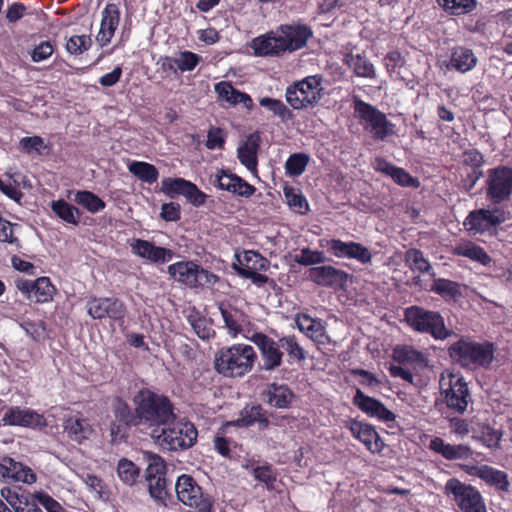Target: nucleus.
Instances as JSON below:
<instances>
[{
    "label": "nucleus",
    "mask_w": 512,
    "mask_h": 512,
    "mask_svg": "<svg viewBox=\"0 0 512 512\" xmlns=\"http://www.w3.org/2000/svg\"><path fill=\"white\" fill-rule=\"evenodd\" d=\"M133 402L140 427L150 429L152 436L176 419L174 406L167 396L144 389L134 396Z\"/></svg>",
    "instance_id": "f257e3e1"
},
{
    "label": "nucleus",
    "mask_w": 512,
    "mask_h": 512,
    "mask_svg": "<svg viewBox=\"0 0 512 512\" xmlns=\"http://www.w3.org/2000/svg\"><path fill=\"white\" fill-rule=\"evenodd\" d=\"M311 36L312 31L307 25H281L277 31L255 38L252 47L260 56L280 55L301 49Z\"/></svg>",
    "instance_id": "f03ea898"
},
{
    "label": "nucleus",
    "mask_w": 512,
    "mask_h": 512,
    "mask_svg": "<svg viewBox=\"0 0 512 512\" xmlns=\"http://www.w3.org/2000/svg\"><path fill=\"white\" fill-rule=\"evenodd\" d=\"M494 352V345L489 341L477 342L464 338L448 349L451 360L467 371L489 368L494 360Z\"/></svg>",
    "instance_id": "7ed1b4c3"
},
{
    "label": "nucleus",
    "mask_w": 512,
    "mask_h": 512,
    "mask_svg": "<svg viewBox=\"0 0 512 512\" xmlns=\"http://www.w3.org/2000/svg\"><path fill=\"white\" fill-rule=\"evenodd\" d=\"M257 359L254 348L246 344H234L215 353L214 367L225 377H242L250 372Z\"/></svg>",
    "instance_id": "20e7f679"
},
{
    "label": "nucleus",
    "mask_w": 512,
    "mask_h": 512,
    "mask_svg": "<svg viewBox=\"0 0 512 512\" xmlns=\"http://www.w3.org/2000/svg\"><path fill=\"white\" fill-rule=\"evenodd\" d=\"M440 395L446 407L458 414H464L473 403L467 381L460 373L445 370L439 379Z\"/></svg>",
    "instance_id": "39448f33"
},
{
    "label": "nucleus",
    "mask_w": 512,
    "mask_h": 512,
    "mask_svg": "<svg viewBox=\"0 0 512 512\" xmlns=\"http://www.w3.org/2000/svg\"><path fill=\"white\" fill-rule=\"evenodd\" d=\"M404 316L413 330L429 334L435 340H445L453 334V331L446 327L444 318L438 311L410 306L405 309Z\"/></svg>",
    "instance_id": "423d86ee"
},
{
    "label": "nucleus",
    "mask_w": 512,
    "mask_h": 512,
    "mask_svg": "<svg viewBox=\"0 0 512 512\" xmlns=\"http://www.w3.org/2000/svg\"><path fill=\"white\" fill-rule=\"evenodd\" d=\"M198 432L189 421H173L153 434L155 442L165 450L180 451L192 447L197 440Z\"/></svg>",
    "instance_id": "0eeeda50"
},
{
    "label": "nucleus",
    "mask_w": 512,
    "mask_h": 512,
    "mask_svg": "<svg viewBox=\"0 0 512 512\" xmlns=\"http://www.w3.org/2000/svg\"><path fill=\"white\" fill-rule=\"evenodd\" d=\"M444 494L450 497L461 512H487L479 490L457 478H450L444 486Z\"/></svg>",
    "instance_id": "6e6552de"
},
{
    "label": "nucleus",
    "mask_w": 512,
    "mask_h": 512,
    "mask_svg": "<svg viewBox=\"0 0 512 512\" xmlns=\"http://www.w3.org/2000/svg\"><path fill=\"white\" fill-rule=\"evenodd\" d=\"M322 77L308 76L286 89V101L293 109H304L315 106L323 95Z\"/></svg>",
    "instance_id": "1a4fd4ad"
},
{
    "label": "nucleus",
    "mask_w": 512,
    "mask_h": 512,
    "mask_svg": "<svg viewBox=\"0 0 512 512\" xmlns=\"http://www.w3.org/2000/svg\"><path fill=\"white\" fill-rule=\"evenodd\" d=\"M175 492L177 499L183 505L197 512H209L213 508L212 496L204 492L191 475L182 474L177 478Z\"/></svg>",
    "instance_id": "9d476101"
},
{
    "label": "nucleus",
    "mask_w": 512,
    "mask_h": 512,
    "mask_svg": "<svg viewBox=\"0 0 512 512\" xmlns=\"http://www.w3.org/2000/svg\"><path fill=\"white\" fill-rule=\"evenodd\" d=\"M354 111L364 123V128L372 134L373 138L384 140L394 133V124L387 119L384 113L371 104L355 98Z\"/></svg>",
    "instance_id": "9b49d317"
},
{
    "label": "nucleus",
    "mask_w": 512,
    "mask_h": 512,
    "mask_svg": "<svg viewBox=\"0 0 512 512\" xmlns=\"http://www.w3.org/2000/svg\"><path fill=\"white\" fill-rule=\"evenodd\" d=\"M486 199L499 205L512 196V168L498 166L487 171L485 180Z\"/></svg>",
    "instance_id": "f8f14e48"
},
{
    "label": "nucleus",
    "mask_w": 512,
    "mask_h": 512,
    "mask_svg": "<svg viewBox=\"0 0 512 512\" xmlns=\"http://www.w3.org/2000/svg\"><path fill=\"white\" fill-rule=\"evenodd\" d=\"M168 273L178 282L191 288L212 286L218 277L193 262H177L168 267Z\"/></svg>",
    "instance_id": "ddd939ff"
},
{
    "label": "nucleus",
    "mask_w": 512,
    "mask_h": 512,
    "mask_svg": "<svg viewBox=\"0 0 512 512\" xmlns=\"http://www.w3.org/2000/svg\"><path fill=\"white\" fill-rule=\"evenodd\" d=\"M253 342L260 353L259 369L272 372L283 364L284 353L280 348L278 340L267 336L264 333L255 332L252 336H246Z\"/></svg>",
    "instance_id": "4468645a"
},
{
    "label": "nucleus",
    "mask_w": 512,
    "mask_h": 512,
    "mask_svg": "<svg viewBox=\"0 0 512 512\" xmlns=\"http://www.w3.org/2000/svg\"><path fill=\"white\" fill-rule=\"evenodd\" d=\"M506 219L504 209L495 205L493 208H481L470 212L464 225L475 233H485L496 229Z\"/></svg>",
    "instance_id": "2eb2a0df"
},
{
    "label": "nucleus",
    "mask_w": 512,
    "mask_h": 512,
    "mask_svg": "<svg viewBox=\"0 0 512 512\" xmlns=\"http://www.w3.org/2000/svg\"><path fill=\"white\" fill-rule=\"evenodd\" d=\"M0 481L5 484L32 485L36 483L37 476L29 466L10 456H2L0 457Z\"/></svg>",
    "instance_id": "dca6fc26"
},
{
    "label": "nucleus",
    "mask_w": 512,
    "mask_h": 512,
    "mask_svg": "<svg viewBox=\"0 0 512 512\" xmlns=\"http://www.w3.org/2000/svg\"><path fill=\"white\" fill-rule=\"evenodd\" d=\"M326 247L337 258L355 259L362 264L370 263L372 260L369 249L357 242L331 239L326 241Z\"/></svg>",
    "instance_id": "f3484780"
},
{
    "label": "nucleus",
    "mask_w": 512,
    "mask_h": 512,
    "mask_svg": "<svg viewBox=\"0 0 512 512\" xmlns=\"http://www.w3.org/2000/svg\"><path fill=\"white\" fill-rule=\"evenodd\" d=\"M468 473L478 477L500 493L510 492L511 482L505 471L483 464L470 467Z\"/></svg>",
    "instance_id": "a211bd4d"
},
{
    "label": "nucleus",
    "mask_w": 512,
    "mask_h": 512,
    "mask_svg": "<svg viewBox=\"0 0 512 512\" xmlns=\"http://www.w3.org/2000/svg\"><path fill=\"white\" fill-rule=\"evenodd\" d=\"M348 277V273L331 265L312 267L308 272L311 281L324 287H343Z\"/></svg>",
    "instance_id": "6ab92c4d"
},
{
    "label": "nucleus",
    "mask_w": 512,
    "mask_h": 512,
    "mask_svg": "<svg viewBox=\"0 0 512 512\" xmlns=\"http://www.w3.org/2000/svg\"><path fill=\"white\" fill-rule=\"evenodd\" d=\"M353 404L370 417L377 418L383 422L395 420V415L387 409L379 400L365 395L360 389L356 390L353 397Z\"/></svg>",
    "instance_id": "aec40b11"
},
{
    "label": "nucleus",
    "mask_w": 512,
    "mask_h": 512,
    "mask_svg": "<svg viewBox=\"0 0 512 512\" xmlns=\"http://www.w3.org/2000/svg\"><path fill=\"white\" fill-rule=\"evenodd\" d=\"M120 22V9L114 3H108L101 13L100 29L96 41L101 47L110 43Z\"/></svg>",
    "instance_id": "412c9836"
},
{
    "label": "nucleus",
    "mask_w": 512,
    "mask_h": 512,
    "mask_svg": "<svg viewBox=\"0 0 512 512\" xmlns=\"http://www.w3.org/2000/svg\"><path fill=\"white\" fill-rule=\"evenodd\" d=\"M132 253L154 263H165L172 259L174 253L167 248L155 246L143 239H133L130 244Z\"/></svg>",
    "instance_id": "4be33fe9"
},
{
    "label": "nucleus",
    "mask_w": 512,
    "mask_h": 512,
    "mask_svg": "<svg viewBox=\"0 0 512 512\" xmlns=\"http://www.w3.org/2000/svg\"><path fill=\"white\" fill-rule=\"evenodd\" d=\"M261 144V136L258 132L251 133L237 149L240 163L250 172H257L258 151Z\"/></svg>",
    "instance_id": "5701e85b"
},
{
    "label": "nucleus",
    "mask_w": 512,
    "mask_h": 512,
    "mask_svg": "<svg viewBox=\"0 0 512 512\" xmlns=\"http://www.w3.org/2000/svg\"><path fill=\"white\" fill-rule=\"evenodd\" d=\"M214 184L222 190H226L243 197H250L255 192L254 186L247 183L241 177L224 170H221L216 175Z\"/></svg>",
    "instance_id": "b1692460"
},
{
    "label": "nucleus",
    "mask_w": 512,
    "mask_h": 512,
    "mask_svg": "<svg viewBox=\"0 0 512 512\" xmlns=\"http://www.w3.org/2000/svg\"><path fill=\"white\" fill-rule=\"evenodd\" d=\"M350 431L370 452L380 453L382 451L384 443L373 426L353 421L350 425Z\"/></svg>",
    "instance_id": "393cba45"
},
{
    "label": "nucleus",
    "mask_w": 512,
    "mask_h": 512,
    "mask_svg": "<svg viewBox=\"0 0 512 512\" xmlns=\"http://www.w3.org/2000/svg\"><path fill=\"white\" fill-rule=\"evenodd\" d=\"M2 421L8 425H20L27 427H41L45 424L42 415L30 410L19 407H11L4 413Z\"/></svg>",
    "instance_id": "a878e982"
},
{
    "label": "nucleus",
    "mask_w": 512,
    "mask_h": 512,
    "mask_svg": "<svg viewBox=\"0 0 512 512\" xmlns=\"http://www.w3.org/2000/svg\"><path fill=\"white\" fill-rule=\"evenodd\" d=\"M297 328L308 338L319 344H324L328 339L322 320L312 318L308 314H297L295 317Z\"/></svg>",
    "instance_id": "bb28decb"
},
{
    "label": "nucleus",
    "mask_w": 512,
    "mask_h": 512,
    "mask_svg": "<svg viewBox=\"0 0 512 512\" xmlns=\"http://www.w3.org/2000/svg\"><path fill=\"white\" fill-rule=\"evenodd\" d=\"M262 395L267 404L278 409L288 408L294 398L287 385L275 382L268 384Z\"/></svg>",
    "instance_id": "cd10ccee"
},
{
    "label": "nucleus",
    "mask_w": 512,
    "mask_h": 512,
    "mask_svg": "<svg viewBox=\"0 0 512 512\" xmlns=\"http://www.w3.org/2000/svg\"><path fill=\"white\" fill-rule=\"evenodd\" d=\"M429 448L443 456L447 460L467 459L472 455V450L468 445H452L446 443L442 438L435 437L430 441Z\"/></svg>",
    "instance_id": "c85d7f7f"
},
{
    "label": "nucleus",
    "mask_w": 512,
    "mask_h": 512,
    "mask_svg": "<svg viewBox=\"0 0 512 512\" xmlns=\"http://www.w3.org/2000/svg\"><path fill=\"white\" fill-rule=\"evenodd\" d=\"M233 267L241 276L252 271H265L268 268V261L258 252L244 251L236 255Z\"/></svg>",
    "instance_id": "c756f323"
},
{
    "label": "nucleus",
    "mask_w": 512,
    "mask_h": 512,
    "mask_svg": "<svg viewBox=\"0 0 512 512\" xmlns=\"http://www.w3.org/2000/svg\"><path fill=\"white\" fill-rule=\"evenodd\" d=\"M373 168L380 173L391 177L394 182L401 186L412 187L416 186V180L403 168L396 167L392 163L383 158H376L373 163Z\"/></svg>",
    "instance_id": "7c9ffc66"
},
{
    "label": "nucleus",
    "mask_w": 512,
    "mask_h": 512,
    "mask_svg": "<svg viewBox=\"0 0 512 512\" xmlns=\"http://www.w3.org/2000/svg\"><path fill=\"white\" fill-rule=\"evenodd\" d=\"M64 431L68 437L75 442L81 443L88 439L93 432L92 426L88 419L78 415L70 416L64 422Z\"/></svg>",
    "instance_id": "2f4dec72"
},
{
    "label": "nucleus",
    "mask_w": 512,
    "mask_h": 512,
    "mask_svg": "<svg viewBox=\"0 0 512 512\" xmlns=\"http://www.w3.org/2000/svg\"><path fill=\"white\" fill-rule=\"evenodd\" d=\"M219 310L225 323V327L228 329V333L231 336L236 337L242 332V327L247 322V316L241 310L223 303L219 305Z\"/></svg>",
    "instance_id": "473e14b6"
},
{
    "label": "nucleus",
    "mask_w": 512,
    "mask_h": 512,
    "mask_svg": "<svg viewBox=\"0 0 512 512\" xmlns=\"http://www.w3.org/2000/svg\"><path fill=\"white\" fill-rule=\"evenodd\" d=\"M477 64V58L471 49L456 47L452 50L448 67L461 73L472 70Z\"/></svg>",
    "instance_id": "72a5a7b5"
},
{
    "label": "nucleus",
    "mask_w": 512,
    "mask_h": 512,
    "mask_svg": "<svg viewBox=\"0 0 512 512\" xmlns=\"http://www.w3.org/2000/svg\"><path fill=\"white\" fill-rule=\"evenodd\" d=\"M114 415L116 420L119 422V424L113 423L111 426V435H117L120 430L121 426L130 427V426H136L140 427V424L138 423V413H137V407L135 406L134 412L131 411L130 407L123 402H118L114 409Z\"/></svg>",
    "instance_id": "f704fd0d"
},
{
    "label": "nucleus",
    "mask_w": 512,
    "mask_h": 512,
    "mask_svg": "<svg viewBox=\"0 0 512 512\" xmlns=\"http://www.w3.org/2000/svg\"><path fill=\"white\" fill-rule=\"evenodd\" d=\"M243 467L248 470L257 481L265 484L267 489L270 490L274 488L277 474L272 465L266 463L260 466L257 465L254 460H248L243 464Z\"/></svg>",
    "instance_id": "c9c22d12"
},
{
    "label": "nucleus",
    "mask_w": 512,
    "mask_h": 512,
    "mask_svg": "<svg viewBox=\"0 0 512 512\" xmlns=\"http://www.w3.org/2000/svg\"><path fill=\"white\" fill-rule=\"evenodd\" d=\"M454 254L469 258L484 266H488L492 262L491 257L482 247L470 241L462 242L456 245L454 248Z\"/></svg>",
    "instance_id": "e433bc0d"
},
{
    "label": "nucleus",
    "mask_w": 512,
    "mask_h": 512,
    "mask_svg": "<svg viewBox=\"0 0 512 512\" xmlns=\"http://www.w3.org/2000/svg\"><path fill=\"white\" fill-rule=\"evenodd\" d=\"M394 359L403 364H412L420 367L427 365V359L425 355L410 345L396 346L393 351Z\"/></svg>",
    "instance_id": "4c0bfd02"
},
{
    "label": "nucleus",
    "mask_w": 512,
    "mask_h": 512,
    "mask_svg": "<svg viewBox=\"0 0 512 512\" xmlns=\"http://www.w3.org/2000/svg\"><path fill=\"white\" fill-rule=\"evenodd\" d=\"M258 422L259 424L266 427L269 423L266 413L260 405H247L240 412L236 424L238 426L248 427Z\"/></svg>",
    "instance_id": "58836bf2"
},
{
    "label": "nucleus",
    "mask_w": 512,
    "mask_h": 512,
    "mask_svg": "<svg viewBox=\"0 0 512 512\" xmlns=\"http://www.w3.org/2000/svg\"><path fill=\"white\" fill-rule=\"evenodd\" d=\"M128 170L139 180L149 184L156 182L159 177L157 168L154 165L143 161H132L128 165Z\"/></svg>",
    "instance_id": "ea45409f"
},
{
    "label": "nucleus",
    "mask_w": 512,
    "mask_h": 512,
    "mask_svg": "<svg viewBox=\"0 0 512 512\" xmlns=\"http://www.w3.org/2000/svg\"><path fill=\"white\" fill-rule=\"evenodd\" d=\"M52 211L63 221L77 225L80 220L81 212L75 206L65 200H57L51 203Z\"/></svg>",
    "instance_id": "a19ab883"
},
{
    "label": "nucleus",
    "mask_w": 512,
    "mask_h": 512,
    "mask_svg": "<svg viewBox=\"0 0 512 512\" xmlns=\"http://www.w3.org/2000/svg\"><path fill=\"white\" fill-rule=\"evenodd\" d=\"M404 259L412 271L427 273L432 276L435 275L429 261L424 257L422 251L414 248L409 249L405 252Z\"/></svg>",
    "instance_id": "79ce46f5"
},
{
    "label": "nucleus",
    "mask_w": 512,
    "mask_h": 512,
    "mask_svg": "<svg viewBox=\"0 0 512 512\" xmlns=\"http://www.w3.org/2000/svg\"><path fill=\"white\" fill-rule=\"evenodd\" d=\"M140 468L127 458H121L117 464V475L126 485L133 486L140 476Z\"/></svg>",
    "instance_id": "37998d69"
},
{
    "label": "nucleus",
    "mask_w": 512,
    "mask_h": 512,
    "mask_svg": "<svg viewBox=\"0 0 512 512\" xmlns=\"http://www.w3.org/2000/svg\"><path fill=\"white\" fill-rule=\"evenodd\" d=\"M143 458L147 463V468L145 470V479L147 478H156L165 477L166 474V463L164 459L153 452L145 451L143 453Z\"/></svg>",
    "instance_id": "c03bdc74"
},
{
    "label": "nucleus",
    "mask_w": 512,
    "mask_h": 512,
    "mask_svg": "<svg viewBox=\"0 0 512 512\" xmlns=\"http://www.w3.org/2000/svg\"><path fill=\"white\" fill-rule=\"evenodd\" d=\"M347 64L358 77L371 79L376 77L373 64L360 54L349 55L347 58Z\"/></svg>",
    "instance_id": "a18cd8bd"
},
{
    "label": "nucleus",
    "mask_w": 512,
    "mask_h": 512,
    "mask_svg": "<svg viewBox=\"0 0 512 512\" xmlns=\"http://www.w3.org/2000/svg\"><path fill=\"white\" fill-rule=\"evenodd\" d=\"M74 201L91 213H97L106 206L100 197L90 191H77L74 195Z\"/></svg>",
    "instance_id": "49530a36"
},
{
    "label": "nucleus",
    "mask_w": 512,
    "mask_h": 512,
    "mask_svg": "<svg viewBox=\"0 0 512 512\" xmlns=\"http://www.w3.org/2000/svg\"><path fill=\"white\" fill-rule=\"evenodd\" d=\"M502 436L503 432L501 430L495 429L489 425H484L480 433L473 437L480 441L485 447L491 450H497L500 448Z\"/></svg>",
    "instance_id": "de8ad7c7"
},
{
    "label": "nucleus",
    "mask_w": 512,
    "mask_h": 512,
    "mask_svg": "<svg viewBox=\"0 0 512 512\" xmlns=\"http://www.w3.org/2000/svg\"><path fill=\"white\" fill-rule=\"evenodd\" d=\"M20 491V487L11 486H3L0 489V499H2L10 509H12V512H16V509H19L28 498V494H20Z\"/></svg>",
    "instance_id": "09e8293b"
},
{
    "label": "nucleus",
    "mask_w": 512,
    "mask_h": 512,
    "mask_svg": "<svg viewBox=\"0 0 512 512\" xmlns=\"http://www.w3.org/2000/svg\"><path fill=\"white\" fill-rule=\"evenodd\" d=\"M33 290L31 299L38 303H44L52 298L54 287L51 284L49 278L40 277L33 282V286H30Z\"/></svg>",
    "instance_id": "8fccbe9b"
},
{
    "label": "nucleus",
    "mask_w": 512,
    "mask_h": 512,
    "mask_svg": "<svg viewBox=\"0 0 512 512\" xmlns=\"http://www.w3.org/2000/svg\"><path fill=\"white\" fill-rule=\"evenodd\" d=\"M431 291L435 292L441 297L452 299L460 296L461 294L460 285L457 282L444 278L435 279L431 286Z\"/></svg>",
    "instance_id": "3c124183"
},
{
    "label": "nucleus",
    "mask_w": 512,
    "mask_h": 512,
    "mask_svg": "<svg viewBox=\"0 0 512 512\" xmlns=\"http://www.w3.org/2000/svg\"><path fill=\"white\" fill-rule=\"evenodd\" d=\"M281 349H284L288 356L292 359L301 362L306 359V352L304 348L298 343L294 335L283 336L279 340Z\"/></svg>",
    "instance_id": "603ef678"
},
{
    "label": "nucleus",
    "mask_w": 512,
    "mask_h": 512,
    "mask_svg": "<svg viewBox=\"0 0 512 512\" xmlns=\"http://www.w3.org/2000/svg\"><path fill=\"white\" fill-rule=\"evenodd\" d=\"M444 10L453 15H462L471 12L475 6V0H438Z\"/></svg>",
    "instance_id": "864d4df0"
},
{
    "label": "nucleus",
    "mask_w": 512,
    "mask_h": 512,
    "mask_svg": "<svg viewBox=\"0 0 512 512\" xmlns=\"http://www.w3.org/2000/svg\"><path fill=\"white\" fill-rule=\"evenodd\" d=\"M190 181L183 178H164L161 182V191L170 198L176 195H184V191L188 188Z\"/></svg>",
    "instance_id": "5fc2aeb1"
},
{
    "label": "nucleus",
    "mask_w": 512,
    "mask_h": 512,
    "mask_svg": "<svg viewBox=\"0 0 512 512\" xmlns=\"http://www.w3.org/2000/svg\"><path fill=\"white\" fill-rule=\"evenodd\" d=\"M260 105L269 109L275 116H278L282 121L289 120L293 117L292 112L286 105L278 99L263 97L260 99Z\"/></svg>",
    "instance_id": "6e6d98bb"
},
{
    "label": "nucleus",
    "mask_w": 512,
    "mask_h": 512,
    "mask_svg": "<svg viewBox=\"0 0 512 512\" xmlns=\"http://www.w3.org/2000/svg\"><path fill=\"white\" fill-rule=\"evenodd\" d=\"M308 162V155L304 153L292 154L285 163L286 173L290 176H299L305 171Z\"/></svg>",
    "instance_id": "4d7b16f0"
},
{
    "label": "nucleus",
    "mask_w": 512,
    "mask_h": 512,
    "mask_svg": "<svg viewBox=\"0 0 512 512\" xmlns=\"http://www.w3.org/2000/svg\"><path fill=\"white\" fill-rule=\"evenodd\" d=\"M148 490L150 496L158 503L165 504L167 497L166 479L165 477L147 478Z\"/></svg>",
    "instance_id": "13d9d810"
},
{
    "label": "nucleus",
    "mask_w": 512,
    "mask_h": 512,
    "mask_svg": "<svg viewBox=\"0 0 512 512\" xmlns=\"http://www.w3.org/2000/svg\"><path fill=\"white\" fill-rule=\"evenodd\" d=\"M294 261L300 265L311 266L324 263L326 261V256L322 251L303 248L300 251V254L295 256Z\"/></svg>",
    "instance_id": "bf43d9fd"
},
{
    "label": "nucleus",
    "mask_w": 512,
    "mask_h": 512,
    "mask_svg": "<svg viewBox=\"0 0 512 512\" xmlns=\"http://www.w3.org/2000/svg\"><path fill=\"white\" fill-rule=\"evenodd\" d=\"M92 46V39L88 35H74L66 43V50L72 55H80Z\"/></svg>",
    "instance_id": "052dcab7"
},
{
    "label": "nucleus",
    "mask_w": 512,
    "mask_h": 512,
    "mask_svg": "<svg viewBox=\"0 0 512 512\" xmlns=\"http://www.w3.org/2000/svg\"><path fill=\"white\" fill-rule=\"evenodd\" d=\"M189 322L200 339L208 340L214 336L215 331L204 317L191 315L189 316Z\"/></svg>",
    "instance_id": "680f3d73"
},
{
    "label": "nucleus",
    "mask_w": 512,
    "mask_h": 512,
    "mask_svg": "<svg viewBox=\"0 0 512 512\" xmlns=\"http://www.w3.org/2000/svg\"><path fill=\"white\" fill-rule=\"evenodd\" d=\"M20 148L27 154L35 152L42 155L45 150H48V145L40 136L24 137L19 142Z\"/></svg>",
    "instance_id": "e2e57ef3"
},
{
    "label": "nucleus",
    "mask_w": 512,
    "mask_h": 512,
    "mask_svg": "<svg viewBox=\"0 0 512 512\" xmlns=\"http://www.w3.org/2000/svg\"><path fill=\"white\" fill-rule=\"evenodd\" d=\"M284 195L289 207L297 213L304 214L307 211L308 203L303 195L296 193L292 188H286Z\"/></svg>",
    "instance_id": "0e129e2a"
},
{
    "label": "nucleus",
    "mask_w": 512,
    "mask_h": 512,
    "mask_svg": "<svg viewBox=\"0 0 512 512\" xmlns=\"http://www.w3.org/2000/svg\"><path fill=\"white\" fill-rule=\"evenodd\" d=\"M105 317L121 320L125 317L126 309L122 301L116 298H105Z\"/></svg>",
    "instance_id": "69168bd1"
},
{
    "label": "nucleus",
    "mask_w": 512,
    "mask_h": 512,
    "mask_svg": "<svg viewBox=\"0 0 512 512\" xmlns=\"http://www.w3.org/2000/svg\"><path fill=\"white\" fill-rule=\"evenodd\" d=\"M215 91L218 94L219 98L236 105V99H239L240 91L236 90L230 83L228 82H220L216 84Z\"/></svg>",
    "instance_id": "338daca9"
},
{
    "label": "nucleus",
    "mask_w": 512,
    "mask_h": 512,
    "mask_svg": "<svg viewBox=\"0 0 512 512\" xmlns=\"http://www.w3.org/2000/svg\"><path fill=\"white\" fill-rule=\"evenodd\" d=\"M34 498H37L39 505L43 506L48 512H62L63 508L58 501L42 491L33 492Z\"/></svg>",
    "instance_id": "774afa93"
}]
</instances>
